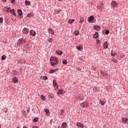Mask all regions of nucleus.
<instances>
[{
	"label": "nucleus",
	"mask_w": 128,
	"mask_h": 128,
	"mask_svg": "<svg viewBox=\"0 0 128 128\" xmlns=\"http://www.w3.org/2000/svg\"><path fill=\"white\" fill-rule=\"evenodd\" d=\"M80 106L82 108H88V101H85L82 103Z\"/></svg>",
	"instance_id": "nucleus-1"
},
{
	"label": "nucleus",
	"mask_w": 128,
	"mask_h": 128,
	"mask_svg": "<svg viewBox=\"0 0 128 128\" xmlns=\"http://www.w3.org/2000/svg\"><path fill=\"white\" fill-rule=\"evenodd\" d=\"M111 6L112 8H118V3L116 1H112L111 2Z\"/></svg>",
	"instance_id": "nucleus-2"
},
{
	"label": "nucleus",
	"mask_w": 128,
	"mask_h": 128,
	"mask_svg": "<svg viewBox=\"0 0 128 128\" xmlns=\"http://www.w3.org/2000/svg\"><path fill=\"white\" fill-rule=\"evenodd\" d=\"M30 32V29L27 28H24L22 30V34H28Z\"/></svg>",
	"instance_id": "nucleus-3"
},
{
	"label": "nucleus",
	"mask_w": 128,
	"mask_h": 128,
	"mask_svg": "<svg viewBox=\"0 0 128 128\" xmlns=\"http://www.w3.org/2000/svg\"><path fill=\"white\" fill-rule=\"evenodd\" d=\"M24 44V38H21L18 40V44L20 46H22Z\"/></svg>",
	"instance_id": "nucleus-4"
},
{
	"label": "nucleus",
	"mask_w": 128,
	"mask_h": 128,
	"mask_svg": "<svg viewBox=\"0 0 128 128\" xmlns=\"http://www.w3.org/2000/svg\"><path fill=\"white\" fill-rule=\"evenodd\" d=\"M65 92H66L64 90L60 89L58 90L57 94L58 96H60V94H64Z\"/></svg>",
	"instance_id": "nucleus-5"
},
{
	"label": "nucleus",
	"mask_w": 128,
	"mask_h": 128,
	"mask_svg": "<svg viewBox=\"0 0 128 128\" xmlns=\"http://www.w3.org/2000/svg\"><path fill=\"white\" fill-rule=\"evenodd\" d=\"M94 16H90L88 18V22H94Z\"/></svg>",
	"instance_id": "nucleus-6"
},
{
	"label": "nucleus",
	"mask_w": 128,
	"mask_h": 128,
	"mask_svg": "<svg viewBox=\"0 0 128 128\" xmlns=\"http://www.w3.org/2000/svg\"><path fill=\"white\" fill-rule=\"evenodd\" d=\"M30 34L32 36H36V31H34L32 30H30Z\"/></svg>",
	"instance_id": "nucleus-7"
},
{
	"label": "nucleus",
	"mask_w": 128,
	"mask_h": 128,
	"mask_svg": "<svg viewBox=\"0 0 128 128\" xmlns=\"http://www.w3.org/2000/svg\"><path fill=\"white\" fill-rule=\"evenodd\" d=\"M10 7L5 6L4 8V11L6 12H10Z\"/></svg>",
	"instance_id": "nucleus-8"
},
{
	"label": "nucleus",
	"mask_w": 128,
	"mask_h": 128,
	"mask_svg": "<svg viewBox=\"0 0 128 128\" xmlns=\"http://www.w3.org/2000/svg\"><path fill=\"white\" fill-rule=\"evenodd\" d=\"M48 32H49V34H52V36H54V29H52V28H49L48 29Z\"/></svg>",
	"instance_id": "nucleus-9"
},
{
	"label": "nucleus",
	"mask_w": 128,
	"mask_h": 128,
	"mask_svg": "<svg viewBox=\"0 0 128 128\" xmlns=\"http://www.w3.org/2000/svg\"><path fill=\"white\" fill-rule=\"evenodd\" d=\"M58 60V58L56 56H53L50 58V62H56Z\"/></svg>",
	"instance_id": "nucleus-10"
},
{
	"label": "nucleus",
	"mask_w": 128,
	"mask_h": 128,
	"mask_svg": "<svg viewBox=\"0 0 128 128\" xmlns=\"http://www.w3.org/2000/svg\"><path fill=\"white\" fill-rule=\"evenodd\" d=\"M12 82H14V84H17L18 82V78L17 77H14L12 78Z\"/></svg>",
	"instance_id": "nucleus-11"
},
{
	"label": "nucleus",
	"mask_w": 128,
	"mask_h": 128,
	"mask_svg": "<svg viewBox=\"0 0 128 128\" xmlns=\"http://www.w3.org/2000/svg\"><path fill=\"white\" fill-rule=\"evenodd\" d=\"M48 98H54V94L52 93H49L48 94Z\"/></svg>",
	"instance_id": "nucleus-12"
},
{
	"label": "nucleus",
	"mask_w": 128,
	"mask_h": 128,
	"mask_svg": "<svg viewBox=\"0 0 128 128\" xmlns=\"http://www.w3.org/2000/svg\"><path fill=\"white\" fill-rule=\"evenodd\" d=\"M10 12L12 14H13V16H16V10H14V9H12L10 10Z\"/></svg>",
	"instance_id": "nucleus-13"
},
{
	"label": "nucleus",
	"mask_w": 128,
	"mask_h": 128,
	"mask_svg": "<svg viewBox=\"0 0 128 128\" xmlns=\"http://www.w3.org/2000/svg\"><path fill=\"white\" fill-rule=\"evenodd\" d=\"M94 28L96 30H98H98H100V26L98 25L94 26Z\"/></svg>",
	"instance_id": "nucleus-14"
},
{
	"label": "nucleus",
	"mask_w": 128,
	"mask_h": 128,
	"mask_svg": "<svg viewBox=\"0 0 128 128\" xmlns=\"http://www.w3.org/2000/svg\"><path fill=\"white\" fill-rule=\"evenodd\" d=\"M53 84L54 86V88H58V82H56V80H53Z\"/></svg>",
	"instance_id": "nucleus-15"
},
{
	"label": "nucleus",
	"mask_w": 128,
	"mask_h": 128,
	"mask_svg": "<svg viewBox=\"0 0 128 128\" xmlns=\"http://www.w3.org/2000/svg\"><path fill=\"white\" fill-rule=\"evenodd\" d=\"M108 48V42H105L103 44V48Z\"/></svg>",
	"instance_id": "nucleus-16"
},
{
	"label": "nucleus",
	"mask_w": 128,
	"mask_h": 128,
	"mask_svg": "<svg viewBox=\"0 0 128 128\" xmlns=\"http://www.w3.org/2000/svg\"><path fill=\"white\" fill-rule=\"evenodd\" d=\"M56 54H58V56H62V54H64V52L60 50H57L56 52Z\"/></svg>",
	"instance_id": "nucleus-17"
},
{
	"label": "nucleus",
	"mask_w": 128,
	"mask_h": 128,
	"mask_svg": "<svg viewBox=\"0 0 128 128\" xmlns=\"http://www.w3.org/2000/svg\"><path fill=\"white\" fill-rule=\"evenodd\" d=\"M76 48L78 50H84V48L81 45H78L76 46Z\"/></svg>",
	"instance_id": "nucleus-18"
},
{
	"label": "nucleus",
	"mask_w": 128,
	"mask_h": 128,
	"mask_svg": "<svg viewBox=\"0 0 128 128\" xmlns=\"http://www.w3.org/2000/svg\"><path fill=\"white\" fill-rule=\"evenodd\" d=\"M62 128H68V124L66 122H62L61 125Z\"/></svg>",
	"instance_id": "nucleus-19"
},
{
	"label": "nucleus",
	"mask_w": 128,
	"mask_h": 128,
	"mask_svg": "<svg viewBox=\"0 0 128 128\" xmlns=\"http://www.w3.org/2000/svg\"><path fill=\"white\" fill-rule=\"evenodd\" d=\"M93 38H95L96 40V38H98V32H96L94 34V35L93 36Z\"/></svg>",
	"instance_id": "nucleus-20"
},
{
	"label": "nucleus",
	"mask_w": 128,
	"mask_h": 128,
	"mask_svg": "<svg viewBox=\"0 0 128 128\" xmlns=\"http://www.w3.org/2000/svg\"><path fill=\"white\" fill-rule=\"evenodd\" d=\"M76 126L80 128H84V126L82 125V124L80 123V122H77Z\"/></svg>",
	"instance_id": "nucleus-21"
},
{
	"label": "nucleus",
	"mask_w": 128,
	"mask_h": 128,
	"mask_svg": "<svg viewBox=\"0 0 128 128\" xmlns=\"http://www.w3.org/2000/svg\"><path fill=\"white\" fill-rule=\"evenodd\" d=\"M100 104H101V106H104V104H106V100H100Z\"/></svg>",
	"instance_id": "nucleus-22"
},
{
	"label": "nucleus",
	"mask_w": 128,
	"mask_h": 128,
	"mask_svg": "<svg viewBox=\"0 0 128 128\" xmlns=\"http://www.w3.org/2000/svg\"><path fill=\"white\" fill-rule=\"evenodd\" d=\"M74 19H70L68 20V24H72V22H74Z\"/></svg>",
	"instance_id": "nucleus-23"
},
{
	"label": "nucleus",
	"mask_w": 128,
	"mask_h": 128,
	"mask_svg": "<svg viewBox=\"0 0 128 128\" xmlns=\"http://www.w3.org/2000/svg\"><path fill=\"white\" fill-rule=\"evenodd\" d=\"M17 12L20 16H22V10L18 9Z\"/></svg>",
	"instance_id": "nucleus-24"
},
{
	"label": "nucleus",
	"mask_w": 128,
	"mask_h": 128,
	"mask_svg": "<svg viewBox=\"0 0 128 128\" xmlns=\"http://www.w3.org/2000/svg\"><path fill=\"white\" fill-rule=\"evenodd\" d=\"M117 54H118V52L116 51H115L114 53L112 52H111L112 56H116Z\"/></svg>",
	"instance_id": "nucleus-25"
},
{
	"label": "nucleus",
	"mask_w": 128,
	"mask_h": 128,
	"mask_svg": "<svg viewBox=\"0 0 128 128\" xmlns=\"http://www.w3.org/2000/svg\"><path fill=\"white\" fill-rule=\"evenodd\" d=\"M122 122H126L127 124L128 123V118H123L122 119Z\"/></svg>",
	"instance_id": "nucleus-26"
},
{
	"label": "nucleus",
	"mask_w": 128,
	"mask_h": 128,
	"mask_svg": "<svg viewBox=\"0 0 128 128\" xmlns=\"http://www.w3.org/2000/svg\"><path fill=\"white\" fill-rule=\"evenodd\" d=\"M54 72H56L54 69V70L50 69V70L49 74H54Z\"/></svg>",
	"instance_id": "nucleus-27"
},
{
	"label": "nucleus",
	"mask_w": 128,
	"mask_h": 128,
	"mask_svg": "<svg viewBox=\"0 0 128 128\" xmlns=\"http://www.w3.org/2000/svg\"><path fill=\"white\" fill-rule=\"evenodd\" d=\"M25 4H26V6H30V2L28 1V0H26Z\"/></svg>",
	"instance_id": "nucleus-28"
},
{
	"label": "nucleus",
	"mask_w": 128,
	"mask_h": 128,
	"mask_svg": "<svg viewBox=\"0 0 128 128\" xmlns=\"http://www.w3.org/2000/svg\"><path fill=\"white\" fill-rule=\"evenodd\" d=\"M74 34L75 36H78V34H80V32H78V30H76L74 32Z\"/></svg>",
	"instance_id": "nucleus-29"
},
{
	"label": "nucleus",
	"mask_w": 128,
	"mask_h": 128,
	"mask_svg": "<svg viewBox=\"0 0 128 128\" xmlns=\"http://www.w3.org/2000/svg\"><path fill=\"white\" fill-rule=\"evenodd\" d=\"M62 64H67L68 61L66 60H63L62 61Z\"/></svg>",
	"instance_id": "nucleus-30"
},
{
	"label": "nucleus",
	"mask_w": 128,
	"mask_h": 128,
	"mask_svg": "<svg viewBox=\"0 0 128 128\" xmlns=\"http://www.w3.org/2000/svg\"><path fill=\"white\" fill-rule=\"evenodd\" d=\"M40 98L42 100H46V96L43 94H42L40 96Z\"/></svg>",
	"instance_id": "nucleus-31"
},
{
	"label": "nucleus",
	"mask_w": 128,
	"mask_h": 128,
	"mask_svg": "<svg viewBox=\"0 0 128 128\" xmlns=\"http://www.w3.org/2000/svg\"><path fill=\"white\" fill-rule=\"evenodd\" d=\"M84 22V18H80V20L79 22V24H82V22Z\"/></svg>",
	"instance_id": "nucleus-32"
},
{
	"label": "nucleus",
	"mask_w": 128,
	"mask_h": 128,
	"mask_svg": "<svg viewBox=\"0 0 128 128\" xmlns=\"http://www.w3.org/2000/svg\"><path fill=\"white\" fill-rule=\"evenodd\" d=\"M6 55H3L2 56L1 60H6Z\"/></svg>",
	"instance_id": "nucleus-33"
},
{
	"label": "nucleus",
	"mask_w": 128,
	"mask_h": 128,
	"mask_svg": "<svg viewBox=\"0 0 128 128\" xmlns=\"http://www.w3.org/2000/svg\"><path fill=\"white\" fill-rule=\"evenodd\" d=\"M38 120V118H34L33 119V122H36Z\"/></svg>",
	"instance_id": "nucleus-34"
},
{
	"label": "nucleus",
	"mask_w": 128,
	"mask_h": 128,
	"mask_svg": "<svg viewBox=\"0 0 128 128\" xmlns=\"http://www.w3.org/2000/svg\"><path fill=\"white\" fill-rule=\"evenodd\" d=\"M28 18H30V16H34V15L32 13H29L27 14Z\"/></svg>",
	"instance_id": "nucleus-35"
},
{
	"label": "nucleus",
	"mask_w": 128,
	"mask_h": 128,
	"mask_svg": "<svg viewBox=\"0 0 128 128\" xmlns=\"http://www.w3.org/2000/svg\"><path fill=\"white\" fill-rule=\"evenodd\" d=\"M50 64L52 66H54V61H50Z\"/></svg>",
	"instance_id": "nucleus-36"
},
{
	"label": "nucleus",
	"mask_w": 128,
	"mask_h": 128,
	"mask_svg": "<svg viewBox=\"0 0 128 128\" xmlns=\"http://www.w3.org/2000/svg\"><path fill=\"white\" fill-rule=\"evenodd\" d=\"M106 34H110V30H106L105 31Z\"/></svg>",
	"instance_id": "nucleus-37"
},
{
	"label": "nucleus",
	"mask_w": 128,
	"mask_h": 128,
	"mask_svg": "<svg viewBox=\"0 0 128 128\" xmlns=\"http://www.w3.org/2000/svg\"><path fill=\"white\" fill-rule=\"evenodd\" d=\"M102 74L103 75L104 77L108 76V74L107 73H104L102 72Z\"/></svg>",
	"instance_id": "nucleus-38"
},
{
	"label": "nucleus",
	"mask_w": 128,
	"mask_h": 128,
	"mask_svg": "<svg viewBox=\"0 0 128 128\" xmlns=\"http://www.w3.org/2000/svg\"><path fill=\"white\" fill-rule=\"evenodd\" d=\"M42 80H48V76H43Z\"/></svg>",
	"instance_id": "nucleus-39"
},
{
	"label": "nucleus",
	"mask_w": 128,
	"mask_h": 128,
	"mask_svg": "<svg viewBox=\"0 0 128 128\" xmlns=\"http://www.w3.org/2000/svg\"><path fill=\"white\" fill-rule=\"evenodd\" d=\"M4 22V18H0V24H2Z\"/></svg>",
	"instance_id": "nucleus-40"
},
{
	"label": "nucleus",
	"mask_w": 128,
	"mask_h": 128,
	"mask_svg": "<svg viewBox=\"0 0 128 128\" xmlns=\"http://www.w3.org/2000/svg\"><path fill=\"white\" fill-rule=\"evenodd\" d=\"M44 112H50V110L48 108H46L44 110Z\"/></svg>",
	"instance_id": "nucleus-41"
},
{
	"label": "nucleus",
	"mask_w": 128,
	"mask_h": 128,
	"mask_svg": "<svg viewBox=\"0 0 128 128\" xmlns=\"http://www.w3.org/2000/svg\"><path fill=\"white\" fill-rule=\"evenodd\" d=\"M14 72L15 74H18V71L16 70H14Z\"/></svg>",
	"instance_id": "nucleus-42"
},
{
	"label": "nucleus",
	"mask_w": 128,
	"mask_h": 128,
	"mask_svg": "<svg viewBox=\"0 0 128 128\" xmlns=\"http://www.w3.org/2000/svg\"><path fill=\"white\" fill-rule=\"evenodd\" d=\"M48 42H52V38H50L48 40Z\"/></svg>",
	"instance_id": "nucleus-43"
},
{
	"label": "nucleus",
	"mask_w": 128,
	"mask_h": 128,
	"mask_svg": "<svg viewBox=\"0 0 128 128\" xmlns=\"http://www.w3.org/2000/svg\"><path fill=\"white\" fill-rule=\"evenodd\" d=\"M15 2H16V0H10V2L12 4H14Z\"/></svg>",
	"instance_id": "nucleus-44"
},
{
	"label": "nucleus",
	"mask_w": 128,
	"mask_h": 128,
	"mask_svg": "<svg viewBox=\"0 0 128 128\" xmlns=\"http://www.w3.org/2000/svg\"><path fill=\"white\" fill-rule=\"evenodd\" d=\"M54 63L55 64H58V60L54 61Z\"/></svg>",
	"instance_id": "nucleus-45"
},
{
	"label": "nucleus",
	"mask_w": 128,
	"mask_h": 128,
	"mask_svg": "<svg viewBox=\"0 0 128 128\" xmlns=\"http://www.w3.org/2000/svg\"><path fill=\"white\" fill-rule=\"evenodd\" d=\"M62 12V10L59 9V10H58L57 12H58V14H60V12Z\"/></svg>",
	"instance_id": "nucleus-46"
},
{
	"label": "nucleus",
	"mask_w": 128,
	"mask_h": 128,
	"mask_svg": "<svg viewBox=\"0 0 128 128\" xmlns=\"http://www.w3.org/2000/svg\"><path fill=\"white\" fill-rule=\"evenodd\" d=\"M113 62H118V60H116V59H113Z\"/></svg>",
	"instance_id": "nucleus-47"
},
{
	"label": "nucleus",
	"mask_w": 128,
	"mask_h": 128,
	"mask_svg": "<svg viewBox=\"0 0 128 128\" xmlns=\"http://www.w3.org/2000/svg\"><path fill=\"white\" fill-rule=\"evenodd\" d=\"M54 70H55V72H58V68H56L54 69Z\"/></svg>",
	"instance_id": "nucleus-48"
},
{
	"label": "nucleus",
	"mask_w": 128,
	"mask_h": 128,
	"mask_svg": "<svg viewBox=\"0 0 128 128\" xmlns=\"http://www.w3.org/2000/svg\"><path fill=\"white\" fill-rule=\"evenodd\" d=\"M46 116H50V112H46Z\"/></svg>",
	"instance_id": "nucleus-49"
},
{
	"label": "nucleus",
	"mask_w": 128,
	"mask_h": 128,
	"mask_svg": "<svg viewBox=\"0 0 128 128\" xmlns=\"http://www.w3.org/2000/svg\"><path fill=\"white\" fill-rule=\"evenodd\" d=\"M96 67H92V70H96Z\"/></svg>",
	"instance_id": "nucleus-50"
},
{
	"label": "nucleus",
	"mask_w": 128,
	"mask_h": 128,
	"mask_svg": "<svg viewBox=\"0 0 128 128\" xmlns=\"http://www.w3.org/2000/svg\"><path fill=\"white\" fill-rule=\"evenodd\" d=\"M100 40H97V44H100Z\"/></svg>",
	"instance_id": "nucleus-51"
},
{
	"label": "nucleus",
	"mask_w": 128,
	"mask_h": 128,
	"mask_svg": "<svg viewBox=\"0 0 128 128\" xmlns=\"http://www.w3.org/2000/svg\"><path fill=\"white\" fill-rule=\"evenodd\" d=\"M32 128H38L37 126H33Z\"/></svg>",
	"instance_id": "nucleus-52"
},
{
	"label": "nucleus",
	"mask_w": 128,
	"mask_h": 128,
	"mask_svg": "<svg viewBox=\"0 0 128 128\" xmlns=\"http://www.w3.org/2000/svg\"><path fill=\"white\" fill-rule=\"evenodd\" d=\"M2 2H6V0H2Z\"/></svg>",
	"instance_id": "nucleus-53"
},
{
	"label": "nucleus",
	"mask_w": 128,
	"mask_h": 128,
	"mask_svg": "<svg viewBox=\"0 0 128 128\" xmlns=\"http://www.w3.org/2000/svg\"><path fill=\"white\" fill-rule=\"evenodd\" d=\"M20 18H23V16H22H22H20Z\"/></svg>",
	"instance_id": "nucleus-54"
},
{
	"label": "nucleus",
	"mask_w": 128,
	"mask_h": 128,
	"mask_svg": "<svg viewBox=\"0 0 128 128\" xmlns=\"http://www.w3.org/2000/svg\"><path fill=\"white\" fill-rule=\"evenodd\" d=\"M23 128H26V126H23Z\"/></svg>",
	"instance_id": "nucleus-55"
},
{
	"label": "nucleus",
	"mask_w": 128,
	"mask_h": 128,
	"mask_svg": "<svg viewBox=\"0 0 128 128\" xmlns=\"http://www.w3.org/2000/svg\"><path fill=\"white\" fill-rule=\"evenodd\" d=\"M61 112H64V110H62Z\"/></svg>",
	"instance_id": "nucleus-56"
},
{
	"label": "nucleus",
	"mask_w": 128,
	"mask_h": 128,
	"mask_svg": "<svg viewBox=\"0 0 128 128\" xmlns=\"http://www.w3.org/2000/svg\"><path fill=\"white\" fill-rule=\"evenodd\" d=\"M62 0H58V2H62Z\"/></svg>",
	"instance_id": "nucleus-57"
},
{
	"label": "nucleus",
	"mask_w": 128,
	"mask_h": 128,
	"mask_svg": "<svg viewBox=\"0 0 128 128\" xmlns=\"http://www.w3.org/2000/svg\"><path fill=\"white\" fill-rule=\"evenodd\" d=\"M24 64H26V60H24Z\"/></svg>",
	"instance_id": "nucleus-58"
},
{
	"label": "nucleus",
	"mask_w": 128,
	"mask_h": 128,
	"mask_svg": "<svg viewBox=\"0 0 128 128\" xmlns=\"http://www.w3.org/2000/svg\"><path fill=\"white\" fill-rule=\"evenodd\" d=\"M23 42H26V40H24V41H23Z\"/></svg>",
	"instance_id": "nucleus-59"
},
{
	"label": "nucleus",
	"mask_w": 128,
	"mask_h": 128,
	"mask_svg": "<svg viewBox=\"0 0 128 128\" xmlns=\"http://www.w3.org/2000/svg\"><path fill=\"white\" fill-rule=\"evenodd\" d=\"M27 111L30 112V110L28 109Z\"/></svg>",
	"instance_id": "nucleus-60"
},
{
	"label": "nucleus",
	"mask_w": 128,
	"mask_h": 128,
	"mask_svg": "<svg viewBox=\"0 0 128 128\" xmlns=\"http://www.w3.org/2000/svg\"><path fill=\"white\" fill-rule=\"evenodd\" d=\"M2 128V125L0 124V128Z\"/></svg>",
	"instance_id": "nucleus-61"
},
{
	"label": "nucleus",
	"mask_w": 128,
	"mask_h": 128,
	"mask_svg": "<svg viewBox=\"0 0 128 128\" xmlns=\"http://www.w3.org/2000/svg\"><path fill=\"white\" fill-rule=\"evenodd\" d=\"M80 100H82V99H80Z\"/></svg>",
	"instance_id": "nucleus-62"
},
{
	"label": "nucleus",
	"mask_w": 128,
	"mask_h": 128,
	"mask_svg": "<svg viewBox=\"0 0 128 128\" xmlns=\"http://www.w3.org/2000/svg\"><path fill=\"white\" fill-rule=\"evenodd\" d=\"M4 110H6V108L5 109H4Z\"/></svg>",
	"instance_id": "nucleus-63"
},
{
	"label": "nucleus",
	"mask_w": 128,
	"mask_h": 128,
	"mask_svg": "<svg viewBox=\"0 0 128 128\" xmlns=\"http://www.w3.org/2000/svg\"><path fill=\"white\" fill-rule=\"evenodd\" d=\"M8 112V111H5V112Z\"/></svg>",
	"instance_id": "nucleus-64"
}]
</instances>
